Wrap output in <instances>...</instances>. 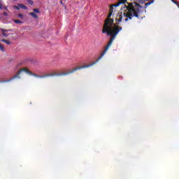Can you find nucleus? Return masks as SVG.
I'll return each mask as SVG.
<instances>
[{"instance_id": "obj_10", "label": "nucleus", "mask_w": 179, "mask_h": 179, "mask_svg": "<svg viewBox=\"0 0 179 179\" xmlns=\"http://www.w3.org/2000/svg\"><path fill=\"white\" fill-rule=\"evenodd\" d=\"M14 23H16L17 24H19L20 23H22V21L18 20H13Z\"/></svg>"}, {"instance_id": "obj_6", "label": "nucleus", "mask_w": 179, "mask_h": 179, "mask_svg": "<svg viewBox=\"0 0 179 179\" xmlns=\"http://www.w3.org/2000/svg\"><path fill=\"white\" fill-rule=\"evenodd\" d=\"M1 41H3V43H5V44H7V45H10L11 44L10 41L6 39H2Z\"/></svg>"}, {"instance_id": "obj_5", "label": "nucleus", "mask_w": 179, "mask_h": 179, "mask_svg": "<svg viewBox=\"0 0 179 179\" xmlns=\"http://www.w3.org/2000/svg\"><path fill=\"white\" fill-rule=\"evenodd\" d=\"M22 72H25L26 73H30V71H29L27 69H21L18 73H22Z\"/></svg>"}, {"instance_id": "obj_12", "label": "nucleus", "mask_w": 179, "mask_h": 179, "mask_svg": "<svg viewBox=\"0 0 179 179\" xmlns=\"http://www.w3.org/2000/svg\"><path fill=\"white\" fill-rule=\"evenodd\" d=\"M33 10H34V12L35 13H40V10H38V9H37V8H34Z\"/></svg>"}, {"instance_id": "obj_8", "label": "nucleus", "mask_w": 179, "mask_h": 179, "mask_svg": "<svg viewBox=\"0 0 179 179\" xmlns=\"http://www.w3.org/2000/svg\"><path fill=\"white\" fill-rule=\"evenodd\" d=\"M29 15L32 16V17H34V19H37L38 17L35 13H30Z\"/></svg>"}, {"instance_id": "obj_4", "label": "nucleus", "mask_w": 179, "mask_h": 179, "mask_svg": "<svg viewBox=\"0 0 179 179\" xmlns=\"http://www.w3.org/2000/svg\"><path fill=\"white\" fill-rule=\"evenodd\" d=\"M2 34L4 37H8L9 34H6L8 31H12V29L6 30V29H1Z\"/></svg>"}, {"instance_id": "obj_16", "label": "nucleus", "mask_w": 179, "mask_h": 179, "mask_svg": "<svg viewBox=\"0 0 179 179\" xmlns=\"http://www.w3.org/2000/svg\"><path fill=\"white\" fill-rule=\"evenodd\" d=\"M29 3H30L31 5H33L34 3L33 2V1L29 0Z\"/></svg>"}, {"instance_id": "obj_3", "label": "nucleus", "mask_w": 179, "mask_h": 179, "mask_svg": "<svg viewBox=\"0 0 179 179\" xmlns=\"http://www.w3.org/2000/svg\"><path fill=\"white\" fill-rule=\"evenodd\" d=\"M138 2H143V0H137ZM125 2H127V0H120L119 2L116 4H115L113 6H115V8H117L119 5H121V3H125Z\"/></svg>"}, {"instance_id": "obj_11", "label": "nucleus", "mask_w": 179, "mask_h": 179, "mask_svg": "<svg viewBox=\"0 0 179 179\" xmlns=\"http://www.w3.org/2000/svg\"><path fill=\"white\" fill-rule=\"evenodd\" d=\"M0 50L3 52L5 51V48H3V45L0 44Z\"/></svg>"}, {"instance_id": "obj_18", "label": "nucleus", "mask_w": 179, "mask_h": 179, "mask_svg": "<svg viewBox=\"0 0 179 179\" xmlns=\"http://www.w3.org/2000/svg\"><path fill=\"white\" fill-rule=\"evenodd\" d=\"M0 9H2V4H0Z\"/></svg>"}, {"instance_id": "obj_15", "label": "nucleus", "mask_w": 179, "mask_h": 179, "mask_svg": "<svg viewBox=\"0 0 179 179\" xmlns=\"http://www.w3.org/2000/svg\"><path fill=\"white\" fill-rule=\"evenodd\" d=\"M172 1V2L173 3H176V5H178V2H177V1H174V0H171Z\"/></svg>"}, {"instance_id": "obj_1", "label": "nucleus", "mask_w": 179, "mask_h": 179, "mask_svg": "<svg viewBox=\"0 0 179 179\" xmlns=\"http://www.w3.org/2000/svg\"><path fill=\"white\" fill-rule=\"evenodd\" d=\"M114 12V8L112 6L110 8V12L109 15L107 17V19L105 20L104 24H103V28L102 29V33L107 34V36H110V40L108 42V45L106 46L103 52L101 54V56L98 58V59L93 62L91 63L90 64L85 65V66H78L77 68H74L73 70L69 71V72H64V73H53L50 74V76H65L66 75H69V73H73V72H76V71H79V69H85L86 68H90V66H93V65H95V64H97L98 62L106 55V52L108 51V48L111 47V44H113V42L114 40H115V37H117V35L121 30H122V27H118L114 24V20L111 18V16H113V13Z\"/></svg>"}, {"instance_id": "obj_14", "label": "nucleus", "mask_w": 179, "mask_h": 179, "mask_svg": "<svg viewBox=\"0 0 179 179\" xmlns=\"http://www.w3.org/2000/svg\"><path fill=\"white\" fill-rule=\"evenodd\" d=\"M18 17H20L21 19H23V15L18 14Z\"/></svg>"}, {"instance_id": "obj_7", "label": "nucleus", "mask_w": 179, "mask_h": 179, "mask_svg": "<svg viewBox=\"0 0 179 179\" xmlns=\"http://www.w3.org/2000/svg\"><path fill=\"white\" fill-rule=\"evenodd\" d=\"M18 6H20V9H25L27 10V6L23 5V4H18Z\"/></svg>"}, {"instance_id": "obj_13", "label": "nucleus", "mask_w": 179, "mask_h": 179, "mask_svg": "<svg viewBox=\"0 0 179 179\" xmlns=\"http://www.w3.org/2000/svg\"><path fill=\"white\" fill-rule=\"evenodd\" d=\"M13 8L15 9H17V10H19V9H20V6H14Z\"/></svg>"}, {"instance_id": "obj_2", "label": "nucleus", "mask_w": 179, "mask_h": 179, "mask_svg": "<svg viewBox=\"0 0 179 179\" xmlns=\"http://www.w3.org/2000/svg\"><path fill=\"white\" fill-rule=\"evenodd\" d=\"M143 7L140 6L136 2L129 3L128 6L124 5L123 11L120 14L116 16L115 21L116 24H121V23H125L128 20H132V17H138V13L142 12Z\"/></svg>"}, {"instance_id": "obj_9", "label": "nucleus", "mask_w": 179, "mask_h": 179, "mask_svg": "<svg viewBox=\"0 0 179 179\" xmlns=\"http://www.w3.org/2000/svg\"><path fill=\"white\" fill-rule=\"evenodd\" d=\"M152 3H153V1H149V2L146 3L145 4V8H148V6H149V5H152Z\"/></svg>"}, {"instance_id": "obj_17", "label": "nucleus", "mask_w": 179, "mask_h": 179, "mask_svg": "<svg viewBox=\"0 0 179 179\" xmlns=\"http://www.w3.org/2000/svg\"><path fill=\"white\" fill-rule=\"evenodd\" d=\"M3 15L4 16H8V13H3Z\"/></svg>"}, {"instance_id": "obj_20", "label": "nucleus", "mask_w": 179, "mask_h": 179, "mask_svg": "<svg viewBox=\"0 0 179 179\" xmlns=\"http://www.w3.org/2000/svg\"><path fill=\"white\" fill-rule=\"evenodd\" d=\"M60 3H62V1H61V2H60Z\"/></svg>"}, {"instance_id": "obj_19", "label": "nucleus", "mask_w": 179, "mask_h": 179, "mask_svg": "<svg viewBox=\"0 0 179 179\" xmlns=\"http://www.w3.org/2000/svg\"><path fill=\"white\" fill-rule=\"evenodd\" d=\"M5 82H10V80H7V81H1V83H5Z\"/></svg>"}]
</instances>
